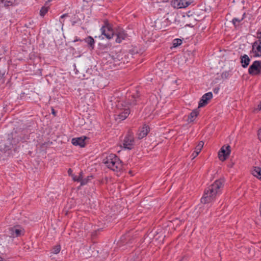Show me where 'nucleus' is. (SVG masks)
I'll return each mask as SVG.
<instances>
[{
    "label": "nucleus",
    "instance_id": "16",
    "mask_svg": "<svg viewBox=\"0 0 261 261\" xmlns=\"http://www.w3.org/2000/svg\"><path fill=\"white\" fill-rule=\"evenodd\" d=\"M10 233L13 237H17L21 235L22 229L18 227L10 228Z\"/></svg>",
    "mask_w": 261,
    "mask_h": 261
},
{
    "label": "nucleus",
    "instance_id": "10",
    "mask_svg": "<svg viewBox=\"0 0 261 261\" xmlns=\"http://www.w3.org/2000/svg\"><path fill=\"white\" fill-rule=\"evenodd\" d=\"M138 101V98L135 97L134 95H129L128 98L122 102V106L125 108H129L130 107L136 105Z\"/></svg>",
    "mask_w": 261,
    "mask_h": 261
},
{
    "label": "nucleus",
    "instance_id": "13",
    "mask_svg": "<svg viewBox=\"0 0 261 261\" xmlns=\"http://www.w3.org/2000/svg\"><path fill=\"white\" fill-rule=\"evenodd\" d=\"M149 131V127L146 125V124H144L142 127H141L138 133V138L139 139H141L145 137L147 134L148 133Z\"/></svg>",
    "mask_w": 261,
    "mask_h": 261
},
{
    "label": "nucleus",
    "instance_id": "27",
    "mask_svg": "<svg viewBox=\"0 0 261 261\" xmlns=\"http://www.w3.org/2000/svg\"><path fill=\"white\" fill-rule=\"evenodd\" d=\"M48 11V8L43 7L40 11V14L41 16H43Z\"/></svg>",
    "mask_w": 261,
    "mask_h": 261
},
{
    "label": "nucleus",
    "instance_id": "20",
    "mask_svg": "<svg viewBox=\"0 0 261 261\" xmlns=\"http://www.w3.org/2000/svg\"><path fill=\"white\" fill-rule=\"evenodd\" d=\"M5 7L13 6L15 4V0H0Z\"/></svg>",
    "mask_w": 261,
    "mask_h": 261
},
{
    "label": "nucleus",
    "instance_id": "4",
    "mask_svg": "<svg viewBox=\"0 0 261 261\" xmlns=\"http://www.w3.org/2000/svg\"><path fill=\"white\" fill-rule=\"evenodd\" d=\"M258 38V40L252 44V49L250 51L254 58L261 57V38L260 37Z\"/></svg>",
    "mask_w": 261,
    "mask_h": 261
},
{
    "label": "nucleus",
    "instance_id": "12",
    "mask_svg": "<svg viewBox=\"0 0 261 261\" xmlns=\"http://www.w3.org/2000/svg\"><path fill=\"white\" fill-rule=\"evenodd\" d=\"M86 137L85 136L78 137V138H73L71 140V142L73 145L75 146H80V147H84L86 143H85V140L86 139Z\"/></svg>",
    "mask_w": 261,
    "mask_h": 261
},
{
    "label": "nucleus",
    "instance_id": "31",
    "mask_svg": "<svg viewBox=\"0 0 261 261\" xmlns=\"http://www.w3.org/2000/svg\"><path fill=\"white\" fill-rule=\"evenodd\" d=\"M67 15H67V14H63V15H62V16L60 17V21L61 23H62V22H63V20H63V19L64 17H65L66 16H67Z\"/></svg>",
    "mask_w": 261,
    "mask_h": 261
},
{
    "label": "nucleus",
    "instance_id": "18",
    "mask_svg": "<svg viewBox=\"0 0 261 261\" xmlns=\"http://www.w3.org/2000/svg\"><path fill=\"white\" fill-rule=\"evenodd\" d=\"M199 114V111L197 109L194 110L188 116V121L193 122Z\"/></svg>",
    "mask_w": 261,
    "mask_h": 261
},
{
    "label": "nucleus",
    "instance_id": "5",
    "mask_svg": "<svg viewBox=\"0 0 261 261\" xmlns=\"http://www.w3.org/2000/svg\"><path fill=\"white\" fill-rule=\"evenodd\" d=\"M134 145V139L133 135L129 132L125 137L123 140V146L124 148L132 149Z\"/></svg>",
    "mask_w": 261,
    "mask_h": 261
},
{
    "label": "nucleus",
    "instance_id": "7",
    "mask_svg": "<svg viewBox=\"0 0 261 261\" xmlns=\"http://www.w3.org/2000/svg\"><path fill=\"white\" fill-rule=\"evenodd\" d=\"M248 73L252 75H259L261 73L259 61H255L248 68Z\"/></svg>",
    "mask_w": 261,
    "mask_h": 261
},
{
    "label": "nucleus",
    "instance_id": "1",
    "mask_svg": "<svg viewBox=\"0 0 261 261\" xmlns=\"http://www.w3.org/2000/svg\"><path fill=\"white\" fill-rule=\"evenodd\" d=\"M224 182L223 179L217 180L205 189L201 199V202L207 203L214 201L216 197L221 194V190L223 188Z\"/></svg>",
    "mask_w": 261,
    "mask_h": 261
},
{
    "label": "nucleus",
    "instance_id": "14",
    "mask_svg": "<svg viewBox=\"0 0 261 261\" xmlns=\"http://www.w3.org/2000/svg\"><path fill=\"white\" fill-rule=\"evenodd\" d=\"M130 114V110L129 108L123 109V110L120 112L119 114L116 117V120H119L120 121L123 120L125 119L129 114Z\"/></svg>",
    "mask_w": 261,
    "mask_h": 261
},
{
    "label": "nucleus",
    "instance_id": "25",
    "mask_svg": "<svg viewBox=\"0 0 261 261\" xmlns=\"http://www.w3.org/2000/svg\"><path fill=\"white\" fill-rule=\"evenodd\" d=\"M204 145V143L203 141H200L198 145L196 146L195 149L196 151H198L199 152H200L201 149L202 148Z\"/></svg>",
    "mask_w": 261,
    "mask_h": 261
},
{
    "label": "nucleus",
    "instance_id": "35",
    "mask_svg": "<svg viewBox=\"0 0 261 261\" xmlns=\"http://www.w3.org/2000/svg\"><path fill=\"white\" fill-rule=\"evenodd\" d=\"M0 261H5V260L3 258L0 257Z\"/></svg>",
    "mask_w": 261,
    "mask_h": 261
},
{
    "label": "nucleus",
    "instance_id": "29",
    "mask_svg": "<svg viewBox=\"0 0 261 261\" xmlns=\"http://www.w3.org/2000/svg\"><path fill=\"white\" fill-rule=\"evenodd\" d=\"M5 70L0 64V77H2L5 73Z\"/></svg>",
    "mask_w": 261,
    "mask_h": 261
},
{
    "label": "nucleus",
    "instance_id": "9",
    "mask_svg": "<svg viewBox=\"0 0 261 261\" xmlns=\"http://www.w3.org/2000/svg\"><path fill=\"white\" fill-rule=\"evenodd\" d=\"M115 35L117 36L115 41L116 43H120L127 37V34L125 31L122 29H118L115 31Z\"/></svg>",
    "mask_w": 261,
    "mask_h": 261
},
{
    "label": "nucleus",
    "instance_id": "23",
    "mask_svg": "<svg viewBox=\"0 0 261 261\" xmlns=\"http://www.w3.org/2000/svg\"><path fill=\"white\" fill-rule=\"evenodd\" d=\"M60 250H61L60 245H56L51 250V253L58 254L60 252Z\"/></svg>",
    "mask_w": 261,
    "mask_h": 261
},
{
    "label": "nucleus",
    "instance_id": "2",
    "mask_svg": "<svg viewBox=\"0 0 261 261\" xmlns=\"http://www.w3.org/2000/svg\"><path fill=\"white\" fill-rule=\"evenodd\" d=\"M103 163L106 166L114 171H120L122 167V164L118 158L115 154H110L108 155L103 160Z\"/></svg>",
    "mask_w": 261,
    "mask_h": 261
},
{
    "label": "nucleus",
    "instance_id": "24",
    "mask_svg": "<svg viewBox=\"0 0 261 261\" xmlns=\"http://www.w3.org/2000/svg\"><path fill=\"white\" fill-rule=\"evenodd\" d=\"M182 43V40L180 39H175L173 41V46L174 47H177Z\"/></svg>",
    "mask_w": 261,
    "mask_h": 261
},
{
    "label": "nucleus",
    "instance_id": "34",
    "mask_svg": "<svg viewBox=\"0 0 261 261\" xmlns=\"http://www.w3.org/2000/svg\"><path fill=\"white\" fill-rule=\"evenodd\" d=\"M52 113H53L54 115H55V110H54V109H52Z\"/></svg>",
    "mask_w": 261,
    "mask_h": 261
},
{
    "label": "nucleus",
    "instance_id": "28",
    "mask_svg": "<svg viewBox=\"0 0 261 261\" xmlns=\"http://www.w3.org/2000/svg\"><path fill=\"white\" fill-rule=\"evenodd\" d=\"M91 177L88 176L87 178L83 179L82 178V180H81V185L83 186L87 184L88 181L90 179V178Z\"/></svg>",
    "mask_w": 261,
    "mask_h": 261
},
{
    "label": "nucleus",
    "instance_id": "3",
    "mask_svg": "<svg viewBox=\"0 0 261 261\" xmlns=\"http://www.w3.org/2000/svg\"><path fill=\"white\" fill-rule=\"evenodd\" d=\"M101 35L106 37L108 39H111L115 35V30L108 21L105 22V24L100 29Z\"/></svg>",
    "mask_w": 261,
    "mask_h": 261
},
{
    "label": "nucleus",
    "instance_id": "33",
    "mask_svg": "<svg viewBox=\"0 0 261 261\" xmlns=\"http://www.w3.org/2000/svg\"><path fill=\"white\" fill-rule=\"evenodd\" d=\"M71 172H72V171H71V169H69L68 170V174H70Z\"/></svg>",
    "mask_w": 261,
    "mask_h": 261
},
{
    "label": "nucleus",
    "instance_id": "11",
    "mask_svg": "<svg viewBox=\"0 0 261 261\" xmlns=\"http://www.w3.org/2000/svg\"><path fill=\"white\" fill-rule=\"evenodd\" d=\"M213 97V94L212 92H208L204 94L201 97L199 101L198 105V108L203 107L208 103V101Z\"/></svg>",
    "mask_w": 261,
    "mask_h": 261
},
{
    "label": "nucleus",
    "instance_id": "15",
    "mask_svg": "<svg viewBox=\"0 0 261 261\" xmlns=\"http://www.w3.org/2000/svg\"><path fill=\"white\" fill-rule=\"evenodd\" d=\"M240 59L241 65L243 68H246L249 65L250 59L248 55L246 54L241 55Z\"/></svg>",
    "mask_w": 261,
    "mask_h": 261
},
{
    "label": "nucleus",
    "instance_id": "6",
    "mask_svg": "<svg viewBox=\"0 0 261 261\" xmlns=\"http://www.w3.org/2000/svg\"><path fill=\"white\" fill-rule=\"evenodd\" d=\"M230 151V146L229 145L223 146L218 152L219 159L222 161L226 160L229 155Z\"/></svg>",
    "mask_w": 261,
    "mask_h": 261
},
{
    "label": "nucleus",
    "instance_id": "32",
    "mask_svg": "<svg viewBox=\"0 0 261 261\" xmlns=\"http://www.w3.org/2000/svg\"><path fill=\"white\" fill-rule=\"evenodd\" d=\"M258 35H260V36L261 37V29H259L257 32Z\"/></svg>",
    "mask_w": 261,
    "mask_h": 261
},
{
    "label": "nucleus",
    "instance_id": "17",
    "mask_svg": "<svg viewBox=\"0 0 261 261\" xmlns=\"http://www.w3.org/2000/svg\"><path fill=\"white\" fill-rule=\"evenodd\" d=\"M251 172L253 176L261 180V168L258 167H253Z\"/></svg>",
    "mask_w": 261,
    "mask_h": 261
},
{
    "label": "nucleus",
    "instance_id": "22",
    "mask_svg": "<svg viewBox=\"0 0 261 261\" xmlns=\"http://www.w3.org/2000/svg\"><path fill=\"white\" fill-rule=\"evenodd\" d=\"M85 41L92 48H93L94 44V40L93 38L90 36L88 37L85 39Z\"/></svg>",
    "mask_w": 261,
    "mask_h": 261
},
{
    "label": "nucleus",
    "instance_id": "21",
    "mask_svg": "<svg viewBox=\"0 0 261 261\" xmlns=\"http://www.w3.org/2000/svg\"><path fill=\"white\" fill-rule=\"evenodd\" d=\"M130 241V236L128 234H126L123 236H122L120 240V242L122 244L128 243Z\"/></svg>",
    "mask_w": 261,
    "mask_h": 261
},
{
    "label": "nucleus",
    "instance_id": "19",
    "mask_svg": "<svg viewBox=\"0 0 261 261\" xmlns=\"http://www.w3.org/2000/svg\"><path fill=\"white\" fill-rule=\"evenodd\" d=\"M245 13H244L242 17L241 18H234L232 20V23L236 28L237 26L239 25V23L244 19L245 17Z\"/></svg>",
    "mask_w": 261,
    "mask_h": 261
},
{
    "label": "nucleus",
    "instance_id": "30",
    "mask_svg": "<svg viewBox=\"0 0 261 261\" xmlns=\"http://www.w3.org/2000/svg\"><path fill=\"white\" fill-rule=\"evenodd\" d=\"M199 153V152L198 151H196V150L195 149L194 151L192 154V156H193V159H194L195 158H196L198 155Z\"/></svg>",
    "mask_w": 261,
    "mask_h": 261
},
{
    "label": "nucleus",
    "instance_id": "26",
    "mask_svg": "<svg viewBox=\"0 0 261 261\" xmlns=\"http://www.w3.org/2000/svg\"><path fill=\"white\" fill-rule=\"evenodd\" d=\"M72 177H73V179L74 181H77L80 182L81 180H82V178H83V172H81L80 173V175L78 176H76L75 175H72Z\"/></svg>",
    "mask_w": 261,
    "mask_h": 261
},
{
    "label": "nucleus",
    "instance_id": "8",
    "mask_svg": "<svg viewBox=\"0 0 261 261\" xmlns=\"http://www.w3.org/2000/svg\"><path fill=\"white\" fill-rule=\"evenodd\" d=\"M189 0H172L171 4L175 9L185 8L190 5Z\"/></svg>",
    "mask_w": 261,
    "mask_h": 261
}]
</instances>
